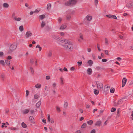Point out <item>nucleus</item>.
Instances as JSON below:
<instances>
[{
  "label": "nucleus",
  "mask_w": 133,
  "mask_h": 133,
  "mask_svg": "<svg viewBox=\"0 0 133 133\" xmlns=\"http://www.w3.org/2000/svg\"><path fill=\"white\" fill-rule=\"evenodd\" d=\"M76 0H70L64 3V5L66 6H72L75 5L76 3Z\"/></svg>",
  "instance_id": "f257e3e1"
},
{
  "label": "nucleus",
  "mask_w": 133,
  "mask_h": 133,
  "mask_svg": "<svg viewBox=\"0 0 133 133\" xmlns=\"http://www.w3.org/2000/svg\"><path fill=\"white\" fill-rule=\"evenodd\" d=\"M17 46V45L15 44H11L10 46L9 49L8 50V53L10 54L12 53L16 49Z\"/></svg>",
  "instance_id": "f03ea898"
},
{
  "label": "nucleus",
  "mask_w": 133,
  "mask_h": 133,
  "mask_svg": "<svg viewBox=\"0 0 133 133\" xmlns=\"http://www.w3.org/2000/svg\"><path fill=\"white\" fill-rule=\"evenodd\" d=\"M96 84L97 85V88L99 90H101V91H102L103 88V84L99 82H96Z\"/></svg>",
  "instance_id": "7ed1b4c3"
},
{
  "label": "nucleus",
  "mask_w": 133,
  "mask_h": 133,
  "mask_svg": "<svg viewBox=\"0 0 133 133\" xmlns=\"http://www.w3.org/2000/svg\"><path fill=\"white\" fill-rule=\"evenodd\" d=\"M67 45V49H69V50H72L73 48V46L71 42H70Z\"/></svg>",
  "instance_id": "20e7f679"
},
{
  "label": "nucleus",
  "mask_w": 133,
  "mask_h": 133,
  "mask_svg": "<svg viewBox=\"0 0 133 133\" xmlns=\"http://www.w3.org/2000/svg\"><path fill=\"white\" fill-rule=\"evenodd\" d=\"M127 7L128 8H131L133 7V2L130 1L127 4Z\"/></svg>",
  "instance_id": "39448f33"
},
{
  "label": "nucleus",
  "mask_w": 133,
  "mask_h": 133,
  "mask_svg": "<svg viewBox=\"0 0 133 133\" xmlns=\"http://www.w3.org/2000/svg\"><path fill=\"white\" fill-rule=\"evenodd\" d=\"M106 16L109 18H114L116 19H117V17L116 16L114 15H107Z\"/></svg>",
  "instance_id": "423d86ee"
},
{
  "label": "nucleus",
  "mask_w": 133,
  "mask_h": 133,
  "mask_svg": "<svg viewBox=\"0 0 133 133\" xmlns=\"http://www.w3.org/2000/svg\"><path fill=\"white\" fill-rule=\"evenodd\" d=\"M32 35V33L30 31H28L26 33L25 36L26 38H29Z\"/></svg>",
  "instance_id": "0eeeda50"
},
{
  "label": "nucleus",
  "mask_w": 133,
  "mask_h": 133,
  "mask_svg": "<svg viewBox=\"0 0 133 133\" xmlns=\"http://www.w3.org/2000/svg\"><path fill=\"white\" fill-rule=\"evenodd\" d=\"M127 81V79L125 78H124L122 80V87H123L125 85Z\"/></svg>",
  "instance_id": "6e6552de"
},
{
  "label": "nucleus",
  "mask_w": 133,
  "mask_h": 133,
  "mask_svg": "<svg viewBox=\"0 0 133 133\" xmlns=\"http://www.w3.org/2000/svg\"><path fill=\"white\" fill-rule=\"evenodd\" d=\"M60 41L62 43L68 44L70 42V41L64 39H61Z\"/></svg>",
  "instance_id": "1a4fd4ad"
},
{
  "label": "nucleus",
  "mask_w": 133,
  "mask_h": 133,
  "mask_svg": "<svg viewBox=\"0 0 133 133\" xmlns=\"http://www.w3.org/2000/svg\"><path fill=\"white\" fill-rule=\"evenodd\" d=\"M29 119L31 123L34 124L35 123L34 119L32 116H30L29 117Z\"/></svg>",
  "instance_id": "9d476101"
},
{
  "label": "nucleus",
  "mask_w": 133,
  "mask_h": 133,
  "mask_svg": "<svg viewBox=\"0 0 133 133\" xmlns=\"http://www.w3.org/2000/svg\"><path fill=\"white\" fill-rule=\"evenodd\" d=\"M87 73L89 75H91L92 72V70L90 68H88L87 70Z\"/></svg>",
  "instance_id": "9b49d317"
},
{
  "label": "nucleus",
  "mask_w": 133,
  "mask_h": 133,
  "mask_svg": "<svg viewBox=\"0 0 133 133\" xmlns=\"http://www.w3.org/2000/svg\"><path fill=\"white\" fill-rule=\"evenodd\" d=\"M102 123V122L100 121H98L95 123V125L96 126H100Z\"/></svg>",
  "instance_id": "f8f14e48"
},
{
  "label": "nucleus",
  "mask_w": 133,
  "mask_h": 133,
  "mask_svg": "<svg viewBox=\"0 0 133 133\" xmlns=\"http://www.w3.org/2000/svg\"><path fill=\"white\" fill-rule=\"evenodd\" d=\"M87 63L90 66H91L93 63L92 61L91 60H89Z\"/></svg>",
  "instance_id": "ddd939ff"
},
{
  "label": "nucleus",
  "mask_w": 133,
  "mask_h": 133,
  "mask_svg": "<svg viewBox=\"0 0 133 133\" xmlns=\"http://www.w3.org/2000/svg\"><path fill=\"white\" fill-rule=\"evenodd\" d=\"M87 18L88 20L90 21L92 19V16L90 15H88L87 16Z\"/></svg>",
  "instance_id": "4468645a"
},
{
  "label": "nucleus",
  "mask_w": 133,
  "mask_h": 133,
  "mask_svg": "<svg viewBox=\"0 0 133 133\" xmlns=\"http://www.w3.org/2000/svg\"><path fill=\"white\" fill-rule=\"evenodd\" d=\"M66 19L68 20H70L71 17V15L70 14H68L66 16Z\"/></svg>",
  "instance_id": "2eb2a0df"
},
{
  "label": "nucleus",
  "mask_w": 133,
  "mask_h": 133,
  "mask_svg": "<svg viewBox=\"0 0 133 133\" xmlns=\"http://www.w3.org/2000/svg\"><path fill=\"white\" fill-rule=\"evenodd\" d=\"M41 101H39L36 104V106L37 108H38L41 104Z\"/></svg>",
  "instance_id": "dca6fc26"
},
{
  "label": "nucleus",
  "mask_w": 133,
  "mask_h": 133,
  "mask_svg": "<svg viewBox=\"0 0 133 133\" xmlns=\"http://www.w3.org/2000/svg\"><path fill=\"white\" fill-rule=\"evenodd\" d=\"M13 19H14L15 21H19L21 20V19L20 18H17V17H14V18Z\"/></svg>",
  "instance_id": "f3484780"
},
{
  "label": "nucleus",
  "mask_w": 133,
  "mask_h": 133,
  "mask_svg": "<svg viewBox=\"0 0 133 133\" xmlns=\"http://www.w3.org/2000/svg\"><path fill=\"white\" fill-rule=\"evenodd\" d=\"M51 4L50 3H48L47 4V10H50L51 8Z\"/></svg>",
  "instance_id": "a211bd4d"
},
{
  "label": "nucleus",
  "mask_w": 133,
  "mask_h": 133,
  "mask_svg": "<svg viewBox=\"0 0 133 133\" xmlns=\"http://www.w3.org/2000/svg\"><path fill=\"white\" fill-rule=\"evenodd\" d=\"M35 87L36 88H39L41 87V85L39 83H38L36 85H35Z\"/></svg>",
  "instance_id": "6ab92c4d"
},
{
  "label": "nucleus",
  "mask_w": 133,
  "mask_h": 133,
  "mask_svg": "<svg viewBox=\"0 0 133 133\" xmlns=\"http://www.w3.org/2000/svg\"><path fill=\"white\" fill-rule=\"evenodd\" d=\"M39 17L42 20L45 17V16L44 15H40Z\"/></svg>",
  "instance_id": "aec40b11"
},
{
  "label": "nucleus",
  "mask_w": 133,
  "mask_h": 133,
  "mask_svg": "<svg viewBox=\"0 0 133 133\" xmlns=\"http://www.w3.org/2000/svg\"><path fill=\"white\" fill-rule=\"evenodd\" d=\"M87 123L89 125L92 124L93 123V121L92 120H90L87 122Z\"/></svg>",
  "instance_id": "412c9836"
},
{
  "label": "nucleus",
  "mask_w": 133,
  "mask_h": 133,
  "mask_svg": "<svg viewBox=\"0 0 133 133\" xmlns=\"http://www.w3.org/2000/svg\"><path fill=\"white\" fill-rule=\"evenodd\" d=\"M45 23L44 21H42V22L41 26L42 28H43L45 25Z\"/></svg>",
  "instance_id": "4be33fe9"
},
{
  "label": "nucleus",
  "mask_w": 133,
  "mask_h": 133,
  "mask_svg": "<svg viewBox=\"0 0 133 133\" xmlns=\"http://www.w3.org/2000/svg\"><path fill=\"white\" fill-rule=\"evenodd\" d=\"M94 92L95 94L96 95H97L99 93V91L98 90H97L96 89H94Z\"/></svg>",
  "instance_id": "5701e85b"
},
{
  "label": "nucleus",
  "mask_w": 133,
  "mask_h": 133,
  "mask_svg": "<svg viewBox=\"0 0 133 133\" xmlns=\"http://www.w3.org/2000/svg\"><path fill=\"white\" fill-rule=\"evenodd\" d=\"M21 125L22 126L23 128H25L27 127L26 125L24 122L22 123Z\"/></svg>",
  "instance_id": "b1692460"
},
{
  "label": "nucleus",
  "mask_w": 133,
  "mask_h": 133,
  "mask_svg": "<svg viewBox=\"0 0 133 133\" xmlns=\"http://www.w3.org/2000/svg\"><path fill=\"white\" fill-rule=\"evenodd\" d=\"M29 112V110L28 109H26L24 110L23 111V114H27Z\"/></svg>",
  "instance_id": "393cba45"
},
{
  "label": "nucleus",
  "mask_w": 133,
  "mask_h": 133,
  "mask_svg": "<svg viewBox=\"0 0 133 133\" xmlns=\"http://www.w3.org/2000/svg\"><path fill=\"white\" fill-rule=\"evenodd\" d=\"M66 26L62 25L60 27V29H64L66 28Z\"/></svg>",
  "instance_id": "a878e982"
},
{
  "label": "nucleus",
  "mask_w": 133,
  "mask_h": 133,
  "mask_svg": "<svg viewBox=\"0 0 133 133\" xmlns=\"http://www.w3.org/2000/svg\"><path fill=\"white\" fill-rule=\"evenodd\" d=\"M6 64L8 65L9 66L10 63V61L9 60H6L5 61Z\"/></svg>",
  "instance_id": "bb28decb"
},
{
  "label": "nucleus",
  "mask_w": 133,
  "mask_h": 133,
  "mask_svg": "<svg viewBox=\"0 0 133 133\" xmlns=\"http://www.w3.org/2000/svg\"><path fill=\"white\" fill-rule=\"evenodd\" d=\"M3 6L4 7L7 8L9 7V5L8 4L5 3L3 4Z\"/></svg>",
  "instance_id": "cd10ccee"
},
{
  "label": "nucleus",
  "mask_w": 133,
  "mask_h": 133,
  "mask_svg": "<svg viewBox=\"0 0 133 133\" xmlns=\"http://www.w3.org/2000/svg\"><path fill=\"white\" fill-rule=\"evenodd\" d=\"M52 37L53 38L56 39H57L59 38V37L57 36L54 35L52 36Z\"/></svg>",
  "instance_id": "c85d7f7f"
},
{
  "label": "nucleus",
  "mask_w": 133,
  "mask_h": 133,
  "mask_svg": "<svg viewBox=\"0 0 133 133\" xmlns=\"http://www.w3.org/2000/svg\"><path fill=\"white\" fill-rule=\"evenodd\" d=\"M0 63L3 66H5V62L3 60H1L0 61Z\"/></svg>",
  "instance_id": "c756f323"
},
{
  "label": "nucleus",
  "mask_w": 133,
  "mask_h": 133,
  "mask_svg": "<svg viewBox=\"0 0 133 133\" xmlns=\"http://www.w3.org/2000/svg\"><path fill=\"white\" fill-rule=\"evenodd\" d=\"M115 91V89L113 88H111L110 89V92L111 93H114Z\"/></svg>",
  "instance_id": "7c9ffc66"
},
{
  "label": "nucleus",
  "mask_w": 133,
  "mask_h": 133,
  "mask_svg": "<svg viewBox=\"0 0 133 133\" xmlns=\"http://www.w3.org/2000/svg\"><path fill=\"white\" fill-rule=\"evenodd\" d=\"M87 125V124L85 123H84L81 126V128H84Z\"/></svg>",
  "instance_id": "2f4dec72"
},
{
  "label": "nucleus",
  "mask_w": 133,
  "mask_h": 133,
  "mask_svg": "<svg viewBox=\"0 0 133 133\" xmlns=\"http://www.w3.org/2000/svg\"><path fill=\"white\" fill-rule=\"evenodd\" d=\"M19 29L21 31H23L24 30L23 27V25H21L19 27Z\"/></svg>",
  "instance_id": "473e14b6"
},
{
  "label": "nucleus",
  "mask_w": 133,
  "mask_h": 133,
  "mask_svg": "<svg viewBox=\"0 0 133 133\" xmlns=\"http://www.w3.org/2000/svg\"><path fill=\"white\" fill-rule=\"evenodd\" d=\"M52 53V51L51 50L49 51V52L48 54V56L49 57H50L51 56Z\"/></svg>",
  "instance_id": "72a5a7b5"
},
{
  "label": "nucleus",
  "mask_w": 133,
  "mask_h": 133,
  "mask_svg": "<svg viewBox=\"0 0 133 133\" xmlns=\"http://www.w3.org/2000/svg\"><path fill=\"white\" fill-rule=\"evenodd\" d=\"M36 48H38L39 49V51H41L42 50V48L38 44L36 46Z\"/></svg>",
  "instance_id": "f704fd0d"
},
{
  "label": "nucleus",
  "mask_w": 133,
  "mask_h": 133,
  "mask_svg": "<svg viewBox=\"0 0 133 133\" xmlns=\"http://www.w3.org/2000/svg\"><path fill=\"white\" fill-rule=\"evenodd\" d=\"M61 85H63L64 84L63 83V78L62 77H61Z\"/></svg>",
  "instance_id": "c9c22d12"
},
{
  "label": "nucleus",
  "mask_w": 133,
  "mask_h": 133,
  "mask_svg": "<svg viewBox=\"0 0 133 133\" xmlns=\"http://www.w3.org/2000/svg\"><path fill=\"white\" fill-rule=\"evenodd\" d=\"M64 105L65 108H66L68 107V103L67 102H66L64 103Z\"/></svg>",
  "instance_id": "e433bc0d"
},
{
  "label": "nucleus",
  "mask_w": 133,
  "mask_h": 133,
  "mask_svg": "<svg viewBox=\"0 0 133 133\" xmlns=\"http://www.w3.org/2000/svg\"><path fill=\"white\" fill-rule=\"evenodd\" d=\"M5 76L4 74H2L1 75V77L3 81H4L5 78Z\"/></svg>",
  "instance_id": "4c0bfd02"
},
{
  "label": "nucleus",
  "mask_w": 133,
  "mask_h": 133,
  "mask_svg": "<svg viewBox=\"0 0 133 133\" xmlns=\"http://www.w3.org/2000/svg\"><path fill=\"white\" fill-rule=\"evenodd\" d=\"M50 116L49 114H48V120L49 122H50Z\"/></svg>",
  "instance_id": "58836bf2"
},
{
  "label": "nucleus",
  "mask_w": 133,
  "mask_h": 133,
  "mask_svg": "<svg viewBox=\"0 0 133 133\" xmlns=\"http://www.w3.org/2000/svg\"><path fill=\"white\" fill-rule=\"evenodd\" d=\"M122 102V99H120L119 100L117 103L118 104H119L121 103Z\"/></svg>",
  "instance_id": "ea45409f"
},
{
  "label": "nucleus",
  "mask_w": 133,
  "mask_h": 133,
  "mask_svg": "<svg viewBox=\"0 0 133 133\" xmlns=\"http://www.w3.org/2000/svg\"><path fill=\"white\" fill-rule=\"evenodd\" d=\"M116 110V109L115 108H112L111 109V112H113L115 111Z\"/></svg>",
  "instance_id": "a19ab883"
},
{
  "label": "nucleus",
  "mask_w": 133,
  "mask_h": 133,
  "mask_svg": "<svg viewBox=\"0 0 133 133\" xmlns=\"http://www.w3.org/2000/svg\"><path fill=\"white\" fill-rule=\"evenodd\" d=\"M105 43L107 45H108L109 44L107 39L105 38Z\"/></svg>",
  "instance_id": "79ce46f5"
},
{
  "label": "nucleus",
  "mask_w": 133,
  "mask_h": 133,
  "mask_svg": "<svg viewBox=\"0 0 133 133\" xmlns=\"http://www.w3.org/2000/svg\"><path fill=\"white\" fill-rule=\"evenodd\" d=\"M10 129L11 130H17V128L14 127H11L10 128Z\"/></svg>",
  "instance_id": "37998d69"
},
{
  "label": "nucleus",
  "mask_w": 133,
  "mask_h": 133,
  "mask_svg": "<svg viewBox=\"0 0 133 133\" xmlns=\"http://www.w3.org/2000/svg\"><path fill=\"white\" fill-rule=\"evenodd\" d=\"M15 16V13L13 12L12 13V18L13 19L14 18V17H16Z\"/></svg>",
  "instance_id": "c03bdc74"
},
{
  "label": "nucleus",
  "mask_w": 133,
  "mask_h": 133,
  "mask_svg": "<svg viewBox=\"0 0 133 133\" xmlns=\"http://www.w3.org/2000/svg\"><path fill=\"white\" fill-rule=\"evenodd\" d=\"M38 96H39L37 94H35L34 95V98L35 99H37L38 98Z\"/></svg>",
  "instance_id": "a18cd8bd"
},
{
  "label": "nucleus",
  "mask_w": 133,
  "mask_h": 133,
  "mask_svg": "<svg viewBox=\"0 0 133 133\" xmlns=\"http://www.w3.org/2000/svg\"><path fill=\"white\" fill-rule=\"evenodd\" d=\"M62 46L64 47V49H67V45H62Z\"/></svg>",
  "instance_id": "49530a36"
},
{
  "label": "nucleus",
  "mask_w": 133,
  "mask_h": 133,
  "mask_svg": "<svg viewBox=\"0 0 133 133\" xmlns=\"http://www.w3.org/2000/svg\"><path fill=\"white\" fill-rule=\"evenodd\" d=\"M34 62V60L33 59H31L30 61V63L31 64H32Z\"/></svg>",
  "instance_id": "de8ad7c7"
},
{
  "label": "nucleus",
  "mask_w": 133,
  "mask_h": 133,
  "mask_svg": "<svg viewBox=\"0 0 133 133\" xmlns=\"http://www.w3.org/2000/svg\"><path fill=\"white\" fill-rule=\"evenodd\" d=\"M96 131L95 129H93L91 130L90 133H95Z\"/></svg>",
  "instance_id": "09e8293b"
},
{
  "label": "nucleus",
  "mask_w": 133,
  "mask_h": 133,
  "mask_svg": "<svg viewBox=\"0 0 133 133\" xmlns=\"http://www.w3.org/2000/svg\"><path fill=\"white\" fill-rule=\"evenodd\" d=\"M9 111V109H6L5 110V112L6 114L8 113Z\"/></svg>",
  "instance_id": "8fccbe9b"
},
{
  "label": "nucleus",
  "mask_w": 133,
  "mask_h": 133,
  "mask_svg": "<svg viewBox=\"0 0 133 133\" xmlns=\"http://www.w3.org/2000/svg\"><path fill=\"white\" fill-rule=\"evenodd\" d=\"M95 1V5H96L98 3V0H94Z\"/></svg>",
  "instance_id": "3c124183"
},
{
  "label": "nucleus",
  "mask_w": 133,
  "mask_h": 133,
  "mask_svg": "<svg viewBox=\"0 0 133 133\" xmlns=\"http://www.w3.org/2000/svg\"><path fill=\"white\" fill-rule=\"evenodd\" d=\"M26 96H28L29 95V91L28 90H27L26 91Z\"/></svg>",
  "instance_id": "603ef678"
},
{
  "label": "nucleus",
  "mask_w": 133,
  "mask_h": 133,
  "mask_svg": "<svg viewBox=\"0 0 133 133\" xmlns=\"http://www.w3.org/2000/svg\"><path fill=\"white\" fill-rule=\"evenodd\" d=\"M107 61V60L106 59H103L102 60V62H105Z\"/></svg>",
  "instance_id": "864d4df0"
},
{
  "label": "nucleus",
  "mask_w": 133,
  "mask_h": 133,
  "mask_svg": "<svg viewBox=\"0 0 133 133\" xmlns=\"http://www.w3.org/2000/svg\"><path fill=\"white\" fill-rule=\"evenodd\" d=\"M70 70L72 71H74L75 70V68H74V67H72L70 68Z\"/></svg>",
  "instance_id": "5fc2aeb1"
},
{
  "label": "nucleus",
  "mask_w": 133,
  "mask_h": 133,
  "mask_svg": "<svg viewBox=\"0 0 133 133\" xmlns=\"http://www.w3.org/2000/svg\"><path fill=\"white\" fill-rule=\"evenodd\" d=\"M82 61H81V62H78V61L77 62V63H78V65L79 66L81 65L82 64Z\"/></svg>",
  "instance_id": "6e6d98bb"
},
{
  "label": "nucleus",
  "mask_w": 133,
  "mask_h": 133,
  "mask_svg": "<svg viewBox=\"0 0 133 133\" xmlns=\"http://www.w3.org/2000/svg\"><path fill=\"white\" fill-rule=\"evenodd\" d=\"M105 53L107 55H109L108 51V50H105Z\"/></svg>",
  "instance_id": "4d7b16f0"
},
{
  "label": "nucleus",
  "mask_w": 133,
  "mask_h": 133,
  "mask_svg": "<svg viewBox=\"0 0 133 133\" xmlns=\"http://www.w3.org/2000/svg\"><path fill=\"white\" fill-rule=\"evenodd\" d=\"M30 70L31 71V72H32V74H33L34 73V70L33 69V68L31 67H30Z\"/></svg>",
  "instance_id": "13d9d810"
},
{
  "label": "nucleus",
  "mask_w": 133,
  "mask_h": 133,
  "mask_svg": "<svg viewBox=\"0 0 133 133\" xmlns=\"http://www.w3.org/2000/svg\"><path fill=\"white\" fill-rule=\"evenodd\" d=\"M97 70H99L101 69V68L99 66H97L96 67V69Z\"/></svg>",
  "instance_id": "bf43d9fd"
},
{
  "label": "nucleus",
  "mask_w": 133,
  "mask_h": 133,
  "mask_svg": "<svg viewBox=\"0 0 133 133\" xmlns=\"http://www.w3.org/2000/svg\"><path fill=\"white\" fill-rule=\"evenodd\" d=\"M56 110L59 112H60L61 111L60 108H58V107H57Z\"/></svg>",
  "instance_id": "052dcab7"
},
{
  "label": "nucleus",
  "mask_w": 133,
  "mask_h": 133,
  "mask_svg": "<svg viewBox=\"0 0 133 133\" xmlns=\"http://www.w3.org/2000/svg\"><path fill=\"white\" fill-rule=\"evenodd\" d=\"M50 76H46V78L47 80L49 79H50Z\"/></svg>",
  "instance_id": "680f3d73"
},
{
  "label": "nucleus",
  "mask_w": 133,
  "mask_h": 133,
  "mask_svg": "<svg viewBox=\"0 0 133 133\" xmlns=\"http://www.w3.org/2000/svg\"><path fill=\"white\" fill-rule=\"evenodd\" d=\"M44 123H46V120L45 118H43L42 119V121Z\"/></svg>",
  "instance_id": "e2e57ef3"
},
{
  "label": "nucleus",
  "mask_w": 133,
  "mask_h": 133,
  "mask_svg": "<svg viewBox=\"0 0 133 133\" xmlns=\"http://www.w3.org/2000/svg\"><path fill=\"white\" fill-rule=\"evenodd\" d=\"M12 58L11 56H9L7 57V59H10Z\"/></svg>",
  "instance_id": "0e129e2a"
},
{
  "label": "nucleus",
  "mask_w": 133,
  "mask_h": 133,
  "mask_svg": "<svg viewBox=\"0 0 133 133\" xmlns=\"http://www.w3.org/2000/svg\"><path fill=\"white\" fill-rule=\"evenodd\" d=\"M80 38L81 39H83V38L82 35L81 34H80Z\"/></svg>",
  "instance_id": "69168bd1"
},
{
  "label": "nucleus",
  "mask_w": 133,
  "mask_h": 133,
  "mask_svg": "<svg viewBox=\"0 0 133 133\" xmlns=\"http://www.w3.org/2000/svg\"><path fill=\"white\" fill-rule=\"evenodd\" d=\"M84 118L83 117H81L79 119V121H82V120L84 119Z\"/></svg>",
  "instance_id": "338daca9"
},
{
  "label": "nucleus",
  "mask_w": 133,
  "mask_h": 133,
  "mask_svg": "<svg viewBox=\"0 0 133 133\" xmlns=\"http://www.w3.org/2000/svg\"><path fill=\"white\" fill-rule=\"evenodd\" d=\"M81 131L80 130H77L75 132V133H81Z\"/></svg>",
  "instance_id": "774afa93"
}]
</instances>
